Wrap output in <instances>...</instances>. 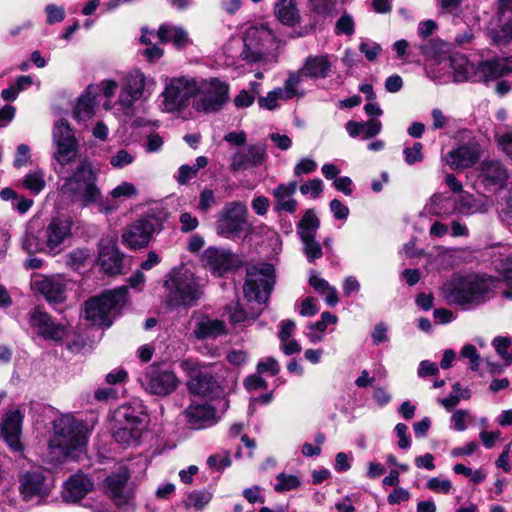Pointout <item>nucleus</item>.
Here are the masks:
<instances>
[{
  "label": "nucleus",
  "instance_id": "1",
  "mask_svg": "<svg viewBox=\"0 0 512 512\" xmlns=\"http://www.w3.org/2000/svg\"><path fill=\"white\" fill-rule=\"evenodd\" d=\"M274 283L275 270L273 265L262 263L248 267L244 295L248 302H254L258 307L253 306L251 311H247L238 302L231 303L226 308L230 321L234 324L242 323L259 315L261 305L268 300Z\"/></svg>",
  "mask_w": 512,
  "mask_h": 512
},
{
  "label": "nucleus",
  "instance_id": "2",
  "mask_svg": "<svg viewBox=\"0 0 512 512\" xmlns=\"http://www.w3.org/2000/svg\"><path fill=\"white\" fill-rule=\"evenodd\" d=\"M51 424L53 435L49 449L52 454L74 460L85 454L90 430L84 420L72 413H63L56 416Z\"/></svg>",
  "mask_w": 512,
  "mask_h": 512
},
{
  "label": "nucleus",
  "instance_id": "3",
  "mask_svg": "<svg viewBox=\"0 0 512 512\" xmlns=\"http://www.w3.org/2000/svg\"><path fill=\"white\" fill-rule=\"evenodd\" d=\"M98 172L91 162L81 160L70 175L65 177L60 192L82 206L102 205V194L97 186Z\"/></svg>",
  "mask_w": 512,
  "mask_h": 512
},
{
  "label": "nucleus",
  "instance_id": "4",
  "mask_svg": "<svg viewBox=\"0 0 512 512\" xmlns=\"http://www.w3.org/2000/svg\"><path fill=\"white\" fill-rule=\"evenodd\" d=\"M164 287L165 302L171 308L191 307L201 297L200 284L188 268H174L169 273Z\"/></svg>",
  "mask_w": 512,
  "mask_h": 512
},
{
  "label": "nucleus",
  "instance_id": "5",
  "mask_svg": "<svg viewBox=\"0 0 512 512\" xmlns=\"http://www.w3.org/2000/svg\"><path fill=\"white\" fill-rule=\"evenodd\" d=\"M243 43L241 56L244 60L262 64L264 67L276 63V36L266 25L249 26L243 34Z\"/></svg>",
  "mask_w": 512,
  "mask_h": 512
},
{
  "label": "nucleus",
  "instance_id": "6",
  "mask_svg": "<svg viewBox=\"0 0 512 512\" xmlns=\"http://www.w3.org/2000/svg\"><path fill=\"white\" fill-rule=\"evenodd\" d=\"M486 282L477 276H455L444 283L442 295L448 304L463 307L477 306L485 301Z\"/></svg>",
  "mask_w": 512,
  "mask_h": 512
},
{
  "label": "nucleus",
  "instance_id": "7",
  "mask_svg": "<svg viewBox=\"0 0 512 512\" xmlns=\"http://www.w3.org/2000/svg\"><path fill=\"white\" fill-rule=\"evenodd\" d=\"M126 300V286L106 291L101 296L91 298L85 303L84 317L94 325L110 327L113 317L125 305Z\"/></svg>",
  "mask_w": 512,
  "mask_h": 512
},
{
  "label": "nucleus",
  "instance_id": "8",
  "mask_svg": "<svg viewBox=\"0 0 512 512\" xmlns=\"http://www.w3.org/2000/svg\"><path fill=\"white\" fill-rule=\"evenodd\" d=\"M114 419V440L125 446L139 444L147 429L146 415L131 405H122L115 411Z\"/></svg>",
  "mask_w": 512,
  "mask_h": 512
},
{
  "label": "nucleus",
  "instance_id": "9",
  "mask_svg": "<svg viewBox=\"0 0 512 512\" xmlns=\"http://www.w3.org/2000/svg\"><path fill=\"white\" fill-rule=\"evenodd\" d=\"M155 88V81L139 69L126 73L120 82L117 104L125 114H131L134 104L148 98Z\"/></svg>",
  "mask_w": 512,
  "mask_h": 512
},
{
  "label": "nucleus",
  "instance_id": "10",
  "mask_svg": "<svg viewBox=\"0 0 512 512\" xmlns=\"http://www.w3.org/2000/svg\"><path fill=\"white\" fill-rule=\"evenodd\" d=\"M218 235L227 239H237L250 231L248 208L241 201L227 202L219 212L215 223Z\"/></svg>",
  "mask_w": 512,
  "mask_h": 512
},
{
  "label": "nucleus",
  "instance_id": "11",
  "mask_svg": "<svg viewBox=\"0 0 512 512\" xmlns=\"http://www.w3.org/2000/svg\"><path fill=\"white\" fill-rule=\"evenodd\" d=\"M198 78L191 76L173 77L168 80L161 93L162 110L177 112L186 108L192 98L197 97Z\"/></svg>",
  "mask_w": 512,
  "mask_h": 512
},
{
  "label": "nucleus",
  "instance_id": "12",
  "mask_svg": "<svg viewBox=\"0 0 512 512\" xmlns=\"http://www.w3.org/2000/svg\"><path fill=\"white\" fill-rule=\"evenodd\" d=\"M197 97L193 103L196 111L204 113L218 112L228 101L229 87L218 79L198 78Z\"/></svg>",
  "mask_w": 512,
  "mask_h": 512
},
{
  "label": "nucleus",
  "instance_id": "13",
  "mask_svg": "<svg viewBox=\"0 0 512 512\" xmlns=\"http://www.w3.org/2000/svg\"><path fill=\"white\" fill-rule=\"evenodd\" d=\"M141 387L148 393L157 396H167L179 386L175 373L163 365H151L138 378Z\"/></svg>",
  "mask_w": 512,
  "mask_h": 512
},
{
  "label": "nucleus",
  "instance_id": "14",
  "mask_svg": "<svg viewBox=\"0 0 512 512\" xmlns=\"http://www.w3.org/2000/svg\"><path fill=\"white\" fill-rule=\"evenodd\" d=\"M181 368L188 377L187 387L196 395L208 396L218 389L210 367L194 359H185L181 362Z\"/></svg>",
  "mask_w": 512,
  "mask_h": 512
},
{
  "label": "nucleus",
  "instance_id": "15",
  "mask_svg": "<svg viewBox=\"0 0 512 512\" xmlns=\"http://www.w3.org/2000/svg\"><path fill=\"white\" fill-rule=\"evenodd\" d=\"M31 289L40 294L51 305L66 300L69 280L63 274L45 275L35 273L31 277Z\"/></svg>",
  "mask_w": 512,
  "mask_h": 512
},
{
  "label": "nucleus",
  "instance_id": "16",
  "mask_svg": "<svg viewBox=\"0 0 512 512\" xmlns=\"http://www.w3.org/2000/svg\"><path fill=\"white\" fill-rule=\"evenodd\" d=\"M73 221L68 216L53 217L43 229V237L46 240V251L58 254L64 245L72 237Z\"/></svg>",
  "mask_w": 512,
  "mask_h": 512
},
{
  "label": "nucleus",
  "instance_id": "17",
  "mask_svg": "<svg viewBox=\"0 0 512 512\" xmlns=\"http://www.w3.org/2000/svg\"><path fill=\"white\" fill-rule=\"evenodd\" d=\"M478 181L487 190H501L506 187L510 174L506 166L496 159L483 160L478 168Z\"/></svg>",
  "mask_w": 512,
  "mask_h": 512
},
{
  "label": "nucleus",
  "instance_id": "18",
  "mask_svg": "<svg viewBox=\"0 0 512 512\" xmlns=\"http://www.w3.org/2000/svg\"><path fill=\"white\" fill-rule=\"evenodd\" d=\"M23 414L17 408L5 411L0 422L1 435L13 452L20 453L23 444L20 440L22 431Z\"/></svg>",
  "mask_w": 512,
  "mask_h": 512
},
{
  "label": "nucleus",
  "instance_id": "19",
  "mask_svg": "<svg viewBox=\"0 0 512 512\" xmlns=\"http://www.w3.org/2000/svg\"><path fill=\"white\" fill-rule=\"evenodd\" d=\"M318 218L316 214L308 210L297 226V232L304 245V252L309 262H315L320 256V247L315 240L318 229Z\"/></svg>",
  "mask_w": 512,
  "mask_h": 512
},
{
  "label": "nucleus",
  "instance_id": "20",
  "mask_svg": "<svg viewBox=\"0 0 512 512\" xmlns=\"http://www.w3.org/2000/svg\"><path fill=\"white\" fill-rule=\"evenodd\" d=\"M191 336L196 340L216 339L227 334L224 321L194 312L190 320Z\"/></svg>",
  "mask_w": 512,
  "mask_h": 512
},
{
  "label": "nucleus",
  "instance_id": "21",
  "mask_svg": "<svg viewBox=\"0 0 512 512\" xmlns=\"http://www.w3.org/2000/svg\"><path fill=\"white\" fill-rule=\"evenodd\" d=\"M155 230L156 220L153 217H143L128 225L122 238L131 249L143 248L148 245Z\"/></svg>",
  "mask_w": 512,
  "mask_h": 512
},
{
  "label": "nucleus",
  "instance_id": "22",
  "mask_svg": "<svg viewBox=\"0 0 512 512\" xmlns=\"http://www.w3.org/2000/svg\"><path fill=\"white\" fill-rule=\"evenodd\" d=\"M30 325L39 336L46 340L58 342L68 334L65 325L55 322L48 313L39 309L34 310L31 314Z\"/></svg>",
  "mask_w": 512,
  "mask_h": 512
},
{
  "label": "nucleus",
  "instance_id": "23",
  "mask_svg": "<svg viewBox=\"0 0 512 512\" xmlns=\"http://www.w3.org/2000/svg\"><path fill=\"white\" fill-rule=\"evenodd\" d=\"M266 147L262 143L249 144L238 149L231 157L232 171H243L262 165L266 160Z\"/></svg>",
  "mask_w": 512,
  "mask_h": 512
},
{
  "label": "nucleus",
  "instance_id": "24",
  "mask_svg": "<svg viewBox=\"0 0 512 512\" xmlns=\"http://www.w3.org/2000/svg\"><path fill=\"white\" fill-rule=\"evenodd\" d=\"M481 153L478 142L469 140L448 152L445 156L446 163L452 169H466L472 167L479 159Z\"/></svg>",
  "mask_w": 512,
  "mask_h": 512
},
{
  "label": "nucleus",
  "instance_id": "25",
  "mask_svg": "<svg viewBox=\"0 0 512 512\" xmlns=\"http://www.w3.org/2000/svg\"><path fill=\"white\" fill-rule=\"evenodd\" d=\"M202 261L215 276H222L238 263L229 250L216 247L207 248L202 255Z\"/></svg>",
  "mask_w": 512,
  "mask_h": 512
},
{
  "label": "nucleus",
  "instance_id": "26",
  "mask_svg": "<svg viewBox=\"0 0 512 512\" xmlns=\"http://www.w3.org/2000/svg\"><path fill=\"white\" fill-rule=\"evenodd\" d=\"M510 73H512V56L495 57L478 63L475 81H493Z\"/></svg>",
  "mask_w": 512,
  "mask_h": 512
},
{
  "label": "nucleus",
  "instance_id": "27",
  "mask_svg": "<svg viewBox=\"0 0 512 512\" xmlns=\"http://www.w3.org/2000/svg\"><path fill=\"white\" fill-rule=\"evenodd\" d=\"M19 491L25 501L46 495L48 487L43 471L35 468L23 473L19 478Z\"/></svg>",
  "mask_w": 512,
  "mask_h": 512
},
{
  "label": "nucleus",
  "instance_id": "28",
  "mask_svg": "<svg viewBox=\"0 0 512 512\" xmlns=\"http://www.w3.org/2000/svg\"><path fill=\"white\" fill-rule=\"evenodd\" d=\"M186 422L193 429H203L217 423L215 409L207 403L191 404L184 411Z\"/></svg>",
  "mask_w": 512,
  "mask_h": 512
},
{
  "label": "nucleus",
  "instance_id": "29",
  "mask_svg": "<svg viewBox=\"0 0 512 512\" xmlns=\"http://www.w3.org/2000/svg\"><path fill=\"white\" fill-rule=\"evenodd\" d=\"M500 29L489 32L493 43L502 45L512 41V0H497Z\"/></svg>",
  "mask_w": 512,
  "mask_h": 512
},
{
  "label": "nucleus",
  "instance_id": "30",
  "mask_svg": "<svg viewBox=\"0 0 512 512\" xmlns=\"http://www.w3.org/2000/svg\"><path fill=\"white\" fill-rule=\"evenodd\" d=\"M128 472L123 469L106 478L107 491L117 506L128 504L133 496L131 489L127 487Z\"/></svg>",
  "mask_w": 512,
  "mask_h": 512
},
{
  "label": "nucleus",
  "instance_id": "31",
  "mask_svg": "<svg viewBox=\"0 0 512 512\" xmlns=\"http://www.w3.org/2000/svg\"><path fill=\"white\" fill-rule=\"evenodd\" d=\"M93 488V482L82 473L71 475L64 483L62 496L67 502H78Z\"/></svg>",
  "mask_w": 512,
  "mask_h": 512
},
{
  "label": "nucleus",
  "instance_id": "32",
  "mask_svg": "<svg viewBox=\"0 0 512 512\" xmlns=\"http://www.w3.org/2000/svg\"><path fill=\"white\" fill-rule=\"evenodd\" d=\"M99 265L108 275L121 274L124 268V256L113 243L101 245Z\"/></svg>",
  "mask_w": 512,
  "mask_h": 512
},
{
  "label": "nucleus",
  "instance_id": "33",
  "mask_svg": "<svg viewBox=\"0 0 512 512\" xmlns=\"http://www.w3.org/2000/svg\"><path fill=\"white\" fill-rule=\"evenodd\" d=\"M157 36L162 43L171 42L179 49L191 44L188 32L181 26L163 24L159 27Z\"/></svg>",
  "mask_w": 512,
  "mask_h": 512
},
{
  "label": "nucleus",
  "instance_id": "34",
  "mask_svg": "<svg viewBox=\"0 0 512 512\" xmlns=\"http://www.w3.org/2000/svg\"><path fill=\"white\" fill-rule=\"evenodd\" d=\"M97 87L90 85L86 92L78 98L73 115L79 122H85L94 114Z\"/></svg>",
  "mask_w": 512,
  "mask_h": 512
},
{
  "label": "nucleus",
  "instance_id": "35",
  "mask_svg": "<svg viewBox=\"0 0 512 512\" xmlns=\"http://www.w3.org/2000/svg\"><path fill=\"white\" fill-rule=\"evenodd\" d=\"M274 16L286 26H295L300 20V14L295 0H276L274 4Z\"/></svg>",
  "mask_w": 512,
  "mask_h": 512
},
{
  "label": "nucleus",
  "instance_id": "36",
  "mask_svg": "<svg viewBox=\"0 0 512 512\" xmlns=\"http://www.w3.org/2000/svg\"><path fill=\"white\" fill-rule=\"evenodd\" d=\"M450 68L453 71L454 80L457 82L466 81L475 78L476 67L468 58L460 53H456L449 58Z\"/></svg>",
  "mask_w": 512,
  "mask_h": 512
},
{
  "label": "nucleus",
  "instance_id": "37",
  "mask_svg": "<svg viewBox=\"0 0 512 512\" xmlns=\"http://www.w3.org/2000/svg\"><path fill=\"white\" fill-rule=\"evenodd\" d=\"M296 189L297 183L289 182L279 185L274 190L273 195L276 198V207L278 210H284L290 213L296 210V201L292 198Z\"/></svg>",
  "mask_w": 512,
  "mask_h": 512
},
{
  "label": "nucleus",
  "instance_id": "38",
  "mask_svg": "<svg viewBox=\"0 0 512 512\" xmlns=\"http://www.w3.org/2000/svg\"><path fill=\"white\" fill-rule=\"evenodd\" d=\"M425 209L431 215L438 217H448L452 215L454 210V202L450 197L443 194H434L427 202Z\"/></svg>",
  "mask_w": 512,
  "mask_h": 512
},
{
  "label": "nucleus",
  "instance_id": "39",
  "mask_svg": "<svg viewBox=\"0 0 512 512\" xmlns=\"http://www.w3.org/2000/svg\"><path fill=\"white\" fill-rule=\"evenodd\" d=\"M382 124L378 120H369L367 122L348 121L346 130L351 137L362 135L364 139L372 138L381 132Z\"/></svg>",
  "mask_w": 512,
  "mask_h": 512
},
{
  "label": "nucleus",
  "instance_id": "40",
  "mask_svg": "<svg viewBox=\"0 0 512 512\" xmlns=\"http://www.w3.org/2000/svg\"><path fill=\"white\" fill-rule=\"evenodd\" d=\"M454 210L459 214L469 216L484 213L487 211V207L484 202L473 195L463 194L454 202Z\"/></svg>",
  "mask_w": 512,
  "mask_h": 512
},
{
  "label": "nucleus",
  "instance_id": "41",
  "mask_svg": "<svg viewBox=\"0 0 512 512\" xmlns=\"http://www.w3.org/2000/svg\"><path fill=\"white\" fill-rule=\"evenodd\" d=\"M22 246L28 253H36L40 251H46V240L40 236V231L35 226V223L31 222L26 230L25 236L22 240Z\"/></svg>",
  "mask_w": 512,
  "mask_h": 512
},
{
  "label": "nucleus",
  "instance_id": "42",
  "mask_svg": "<svg viewBox=\"0 0 512 512\" xmlns=\"http://www.w3.org/2000/svg\"><path fill=\"white\" fill-rule=\"evenodd\" d=\"M54 146H55L54 159L62 167L71 163L72 161H74V159L77 156V152H78L77 141L56 143V144H54Z\"/></svg>",
  "mask_w": 512,
  "mask_h": 512
},
{
  "label": "nucleus",
  "instance_id": "43",
  "mask_svg": "<svg viewBox=\"0 0 512 512\" xmlns=\"http://www.w3.org/2000/svg\"><path fill=\"white\" fill-rule=\"evenodd\" d=\"M213 498V493L207 489L194 490L184 500V507L196 511L204 510Z\"/></svg>",
  "mask_w": 512,
  "mask_h": 512
},
{
  "label": "nucleus",
  "instance_id": "44",
  "mask_svg": "<svg viewBox=\"0 0 512 512\" xmlns=\"http://www.w3.org/2000/svg\"><path fill=\"white\" fill-rule=\"evenodd\" d=\"M22 185L33 195H38L46 187L45 173L42 169L30 171L24 178Z\"/></svg>",
  "mask_w": 512,
  "mask_h": 512
},
{
  "label": "nucleus",
  "instance_id": "45",
  "mask_svg": "<svg viewBox=\"0 0 512 512\" xmlns=\"http://www.w3.org/2000/svg\"><path fill=\"white\" fill-rule=\"evenodd\" d=\"M208 159L204 156H199L196 159V163L192 166L182 165L178 170V175L176 177L179 184H186L192 178L197 175V172L207 166Z\"/></svg>",
  "mask_w": 512,
  "mask_h": 512
},
{
  "label": "nucleus",
  "instance_id": "46",
  "mask_svg": "<svg viewBox=\"0 0 512 512\" xmlns=\"http://www.w3.org/2000/svg\"><path fill=\"white\" fill-rule=\"evenodd\" d=\"M73 141L76 139L68 122L64 119L57 121L53 129V144Z\"/></svg>",
  "mask_w": 512,
  "mask_h": 512
},
{
  "label": "nucleus",
  "instance_id": "47",
  "mask_svg": "<svg viewBox=\"0 0 512 512\" xmlns=\"http://www.w3.org/2000/svg\"><path fill=\"white\" fill-rule=\"evenodd\" d=\"M90 253L86 249H75L66 255V264L73 270H79L85 266Z\"/></svg>",
  "mask_w": 512,
  "mask_h": 512
},
{
  "label": "nucleus",
  "instance_id": "48",
  "mask_svg": "<svg viewBox=\"0 0 512 512\" xmlns=\"http://www.w3.org/2000/svg\"><path fill=\"white\" fill-rule=\"evenodd\" d=\"M137 194V188L130 182H122L110 192L111 198L115 201L129 199Z\"/></svg>",
  "mask_w": 512,
  "mask_h": 512
},
{
  "label": "nucleus",
  "instance_id": "49",
  "mask_svg": "<svg viewBox=\"0 0 512 512\" xmlns=\"http://www.w3.org/2000/svg\"><path fill=\"white\" fill-rule=\"evenodd\" d=\"M511 345V339L508 337L498 336L493 340V346L496 352L506 361L509 365L512 363V353L508 351Z\"/></svg>",
  "mask_w": 512,
  "mask_h": 512
},
{
  "label": "nucleus",
  "instance_id": "50",
  "mask_svg": "<svg viewBox=\"0 0 512 512\" xmlns=\"http://www.w3.org/2000/svg\"><path fill=\"white\" fill-rule=\"evenodd\" d=\"M426 488L435 493L447 495L452 489V482L445 478L433 477L426 482Z\"/></svg>",
  "mask_w": 512,
  "mask_h": 512
},
{
  "label": "nucleus",
  "instance_id": "51",
  "mask_svg": "<svg viewBox=\"0 0 512 512\" xmlns=\"http://www.w3.org/2000/svg\"><path fill=\"white\" fill-rule=\"evenodd\" d=\"M460 356L462 358H467L469 360L470 369L472 371H478L480 362H481V358H480V355L474 345H472V344L465 345L460 351Z\"/></svg>",
  "mask_w": 512,
  "mask_h": 512
},
{
  "label": "nucleus",
  "instance_id": "52",
  "mask_svg": "<svg viewBox=\"0 0 512 512\" xmlns=\"http://www.w3.org/2000/svg\"><path fill=\"white\" fill-rule=\"evenodd\" d=\"M355 23L352 16L344 14L336 22L335 33L337 35L344 34L351 36L354 34Z\"/></svg>",
  "mask_w": 512,
  "mask_h": 512
},
{
  "label": "nucleus",
  "instance_id": "53",
  "mask_svg": "<svg viewBox=\"0 0 512 512\" xmlns=\"http://www.w3.org/2000/svg\"><path fill=\"white\" fill-rule=\"evenodd\" d=\"M280 366L278 361L273 357L265 358L261 361H259L256 372L259 375L262 374H270L271 376H275L279 373Z\"/></svg>",
  "mask_w": 512,
  "mask_h": 512
},
{
  "label": "nucleus",
  "instance_id": "54",
  "mask_svg": "<svg viewBox=\"0 0 512 512\" xmlns=\"http://www.w3.org/2000/svg\"><path fill=\"white\" fill-rule=\"evenodd\" d=\"M472 420V416L468 410H456L451 416L453 428L457 431H464L467 428V423Z\"/></svg>",
  "mask_w": 512,
  "mask_h": 512
},
{
  "label": "nucleus",
  "instance_id": "55",
  "mask_svg": "<svg viewBox=\"0 0 512 512\" xmlns=\"http://www.w3.org/2000/svg\"><path fill=\"white\" fill-rule=\"evenodd\" d=\"M299 313L304 317H311L318 313V299L313 296L305 297L299 307Z\"/></svg>",
  "mask_w": 512,
  "mask_h": 512
},
{
  "label": "nucleus",
  "instance_id": "56",
  "mask_svg": "<svg viewBox=\"0 0 512 512\" xmlns=\"http://www.w3.org/2000/svg\"><path fill=\"white\" fill-rule=\"evenodd\" d=\"M422 144L420 142L414 143L412 147H406L403 151L405 156V162L408 165H413L423 160Z\"/></svg>",
  "mask_w": 512,
  "mask_h": 512
},
{
  "label": "nucleus",
  "instance_id": "57",
  "mask_svg": "<svg viewBox=\"0 0 512 512\" xmlns=\"http://www.w3.org/2000/svg\"><path fill=\"white\" fill-rule=\"evenodd\" d=\"M217 204L216 196L213 190L205 188L201 191L198 203V209L207 212Z\"/></svg>",
  "mask_w": 512,
  "mask_h": 512
},
{
  "label": "nucleus",
  "instance_id": "58",
  "mask_svg": "<svg viewBox=\"0 0 512 512\" xmlns=\"http://www.w3.org/2000/svg\"><path fill=\"white\" fill-rule=\"evenodd\" d=\"M298 72L302 77L317 78L320 73V59L317 57L307 59L302 69Z\"/></svg>",
  "mask_w": 512,
  "mask_h": 512
},
{
  "label": "nucleus",
  "instance_id": "59",
  "mask_svg": "<svg viewBox=\"0 0 512 512\" xmlns=\"http://www.w3.org/2000/svg\"><path fill=\"white\" fill-rule=\"evenodd\" d=\"M299 480L295 476H286L285 474H279L277 477V483L275 484V490L278 492H284L298 487Z\"/></svg>",
  "mask_w": 512,
  "mask_h": 512
},
{
  "label": "nucleus",
  "instance_id": "60",
  "mask_svg": "<svg viewBox=\"0 0 512 512\" xmlns=\"http://www.w3.org/2000/svg\"><path fill=\"white\" fill-rule=\"evenodd\" d=\"M134 161V156L128 151L121 149L110 158V164L115 168H123Z\"/></svg>",
  "mask_w": 512,
  "mask_h": 512
},
{
  "label": "nucleus",
  "instance_id": "61",
  "mask_svg": "<svg viewBox=\"0 0 512 512\" xmlns=\"http://www.w3.org/2000/svg\"><path fill=\"white\" fill-rule=\"evenodd\" d=\"M503 281L505 284L503 294L506 298L512 299V257H508L504 264Z\"/></svg>",
  "mask_w": 512,
  "mask_h": 512
},
{
  "label": "nucleus",
  "instance_id": "62",
  "mask_svg": "<svg viewBox=\"0 0 512 512\" xmlns=\"http://www.w3.org/2000/svg\"><path fill=\"white\" fill-rule=\"evenodd\" d=\"M31 160L30 148L26 144H20L17 147L13 165L15 168H21L27 165Z\"/></svg>",
  "mask_w": 512,
  "mask_h": 512
},
{
  "label": "nucleus",
  "instance_id": "63",
  "mask_svg": "<svg viewBox=\"0 0 512 512\" xmlns=\"http://www.w3.org/2000/svg\"><path fill=\"white\" fill-rule=\"evenodd\" d=\"M318 164L310 158H302L294 168V174L298 177L316 171Z\"/></svg>",
  "mask_w": 512,
  "mask_h": 512
},
{
  "label": "nucleus",
  "instance_id": "64",
  "mask_svg": "<svg viewBox=\"0 0 512 512\" xmlns=\"http://www.w3.org/2000/svg\"><path fill=\"white\" fill-rule=\"evenodd\" d=\"M496 141L500 149L512 159V133L496 134Z\"/></svg>",
  "mask_w": 512,
  "mask_h": 512
}]
</instances>
